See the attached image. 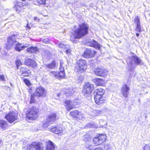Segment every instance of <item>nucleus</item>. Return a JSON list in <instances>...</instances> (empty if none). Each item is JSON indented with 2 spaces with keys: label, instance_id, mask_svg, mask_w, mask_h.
I'll return each mask as SVG.
<instances>
[{
  "label": "nucleus",
  "instance_id": "c9c22d12",
  "mask_svg": "<svg viewBox=\"0 0 150 150\" xmlns=\"http://www.w3.org/2000/svg\"><path fill=\"white\" fill-rule=\"evenodd\" d=\"M135 30L136 31L139 32H141L142 29L140 27V24L136 25V28Z\"/></svg>",
  "mask_w": 150,
  "mask_h": 150
},
{
  "label": "nucleus",
  "instance_id": "423d86ee",
  "mask_svg": "<svg viewBox=\"0 0 150 150\" xmlns=\"http://www.w3.org/2000/svg\"><path fill=\"white\" fill-rule=\"evenodd\" d=\"M106 139V136L104 134H99L96 137H94L93 140V143L97 145L101 144Z\"/></svg>",
  "mask_w": 150,
  "mask_h": 150
},
{
  "label": "nucleus",
  "instance_id": "2eb2a0df",
  "mask_svg": "<svg viewBox=\"0 0 150 150\" xmlns=\"http://www.w3.org/2000/svg\"><path fill=\"white\" fill-rule=\"evenodd\" d=\"M75 102L74 101L69 100H66L65 102V106L67 110H70L75 107Z\"/></svg>",
  "mask_w": 150,
  "mask_h": 150
},
{
  "label": "nucleus",
  "instance_id": "f03ea898",
  "mask_svg": "<svg viewBox=\"0 0 150 150\" xmlns=\"http://www.w3.org/2000/svg\"><path fill=\"white\" fill-rule=\"evenodd\" d=\"M127 62L130 71L135 69L136 64L141 65L143 64L142 61L136 55H133L128 57Z\"/></svg>",
  "mask_w": 150,
  "mask_h": 150
},
{
  "label": "nucleus",
  "instance_id": "20e7f679",
  "mask_svg": "<svg viewBox=\"0 0 150 150\" xmlns=\"http://www.w3.org/2000/svg\"><path fill=\"white\" fill-rule=\"evenodd\" d=\"M39 110L35 106H33L29 109L27 111L26 116L29 120H34L38 116Z\"/></svg>",
  "mask_w": 150,
  "mask_h": 150
},
{
  "label": "nucleus",
  "instance_id": "09e8293b",
  "mask_svg": "<svg viewBox=\"0 0 150 150\" xmlns=\"http://www.w3.org/2000/svg\"><path fill=\"white\" fill-rule=\"evenodd\" d=\"M34 19L35 21H39V18H38L37 17H35L34 18Z\"/></svg>",
  "mask_w": 150,
  "mask_h": 150
},
{
  "label": "nucleus",
  "instance_id": "9d476101",
  "mask_svg": "<svg viewBox=\"0 0 150 150\" xmlns=\"http://www.w3.org/2000/svg\"><path fill=\"white\" fill-rule=\"evenodd\" d=\"M5 118L10 123L13 122L17 119V116L13 111L11 112L6 115Z\"/></svg>",
  "mask_w": 150,
  "mask_h": 150
},
{
  "label": "nucleus",
  "instance_id": "9b49d317",
  "mask_svg": "<svg viewBox=\"0 0 150 150\" xmlns=\"http://www.w3.org/2000/svg\"><path fill=\"white\" fill-rule=\"evenodd\" d=\"M96 53V52L94 50L86 49L84 51V53L83 54V56L87 58L92 57L95 55Z\"/></svg>",
  "mask_w": 150,
  "mask_h": 150
},
{
  "label": "nucleus",
  "instance_id": "1a4fd4ad",
  "mask_svg": "<svg viewBox=\"0 0 150 150\" xmlns=\"http://www.w3.org/2000/svg\"><path fill=\"white\" fill-rule=\"evenodd\" d=\"M46 93V91L45 89L41 87L37 88H36L35 92L34 93V95L38 97H45Z\"/></svg>",
  "mask_w": 150,
  "mask_h": 150
},
{
  "label": "nucleus",
  "instance_id": "cd10ccee",
  "mask_svg": "<svg viewBox=\"0 0 150 150\" xmlns=\"http://www.w3.org/2000/svg\"><path fill=\"white\" fill-rule=\"evenodd\" d=\"M38 48L36 47H31L27 49L28 52L30 53L34 52L38 50Z\"/></svg>",
  "mask_w": 150,
  "mask_h": 150
},
{
  "label": "nucleus",
  "instance_id": "c85d7f7f",
  "mask_svg": "<svg viewBox=\"0 0 150 150\" xmlns=\"http://www.w3.org/2000/svg\"><path fill=\"white\" fill-rule=\"evenodd\" d=\"M0 127L3 129H5L7 127V123L5 121L0 120Z\"/></svg>",
  "mask_w": 150,
  "mask_h": 150
},
{
  "label": "nucleus",
  "instance_id": "37998d69",
  "mask_svg": "<svg viewBox=\"0 0 150 150\" xmlns=\"http://www.w3.org/2000/svg\"><path fill=\"white\" fill-rule=\"evenodd\" d=\"M144 150H150V146L145 145L144 147Z\"/></svg>",
  "mask_w": 150,
  "mask_h": 150
},
{
  "label": "nucleus",
  "instance_id": "a878e982",
  "mask_svg": "<svg viewBox=\"0 0 150 150\" xmlns=\"http://www.w3.org/2000/svg\"><path fill=\"white\" fill-rule=\"evenodd\" d=\"M102 114V111L99 110H93L91 112V115L93 117L98 116Z\"/></svg>",
  "mask_w": 150,
  "mask_h": 150
},
{
  "label": "nucleus",
  "instance_id": "ddd939ff",
  "mask_svg": "<svg viewBox=\"0 0 150 150\" xmlns=\"http://www.w3.org/2000/svg\"><path fill=\"white\" fill-rule=\"evenodd\" d=\"M94 72L96 75L101 77H105L108 74V72L107 70L101 68H98Z\"/></svg>",
  "mask_w": 150,
  "mask_h": 150
},
{
  "label": "nucleus",
  "instance_id": "ea45409f",
  "mask_svg": "<svg viewBox=\"0 0 150 150\" xmlns=\"http://www.w3.org/2000/svg\"><path fill=\"white\" fill-rule=\"evenodd\" d=\"M110 146L108 144H105L104 146V148L106 150H109L110 148Z\"/></svg>",
  "mask_w": 150,
  "mask_h": 150
},
{
  "label": "nucleus",
  "instance_id": "5701e85b",
  "mask_svg": "<svg viewBox=\"0 0 150 150\" xmlns=\"http://www.w3.org/2000/svg\"><path fill=\"white\" fill-rule=\"evenodd\" d=\"M63 91L66 95L68 96L72 95L74 91V89L72 87L64 89Z\"/></svg>",
  "mask_w": 150,
  "mask_h": 150
},
{
  "label": "nucleus",
  "instance_id": "473e14b6",
  "mask_svg": "<svg viewBox=\"0 0 150 150\" xmlns=\"http://www.w3.org/2000/svg\"><path fill=\"white\" fill-rule=\"evenodd\" d=\"M40 11H38L40 14L43 15V16H47V10H40Z\"/></svg>",
  "mask_w": 150,
  "mask_h": 150
},
{
  "label": "nucleus",
  "instance_id": "e433bc0d",
  "mask_svg": "<svg viewBox=\"0 0 150 150\" xmlns=\"http://www.w3.org/2000/svg\"><path fill=\"white\" fill-rule=\"evenodd\" d=\"M64 65V63L62 61H61L60 62V66L59 69L60 71H64V67L63 66Z\"/></svg>",
  "mask_w": 150,
  "mask_h": 150
},
{
  "label": "nucleus",
  "instance_id": "3c124183",
  "mask_svg": "<svg viewBox=\"0 0 150 150\" xmlns=\"http://www.w3.org/2000/svg\"><path fill=\"white\" fill-rule=\"evenodd\" d=\"M138 102H140V99H139V100H138Z\"/></svg>",
  "mask_w": 150,
  "mask_h": 150
},
{
  "label": "nucleus",
  "instance_id": "bb28decb",
  "mask_svg": "<svg viewBox=\"0 0 150 150\" xmlns=\"http://www.w3.org/2000/svg\"><path fill=\"white\" fill-rule=\"evenodd\" d=\"M70 114L74 117H75L77 118L79 117V116L81 115V112H79L77 110H74L71 112L70 113Z\"/></svg>",
  "mask_w": 150,
  "mask_h": 150
},
{
  "label": "nucleus",
  "instance_id": "aec40b11",
  "mask_svg": "<svg viewBox=\"0 0 150 150\" xmlns=\"http://www.w3.org/2000/svg\"><path fill=\"white\" fill-rule=\"evenodd\" d=\"M50 74L51 75L54 76L57 78L58 77L63 78L65 76V74L64 73V71H60V72L52 71L51 72Z\"/></svg>",
  "mask_w": 150,
  "mask_h": 150
},
{
  "label": "nucleus",
  "instance_id": "a18cd8bd",
  "mask_svg": "<svg viewBox=\"0 0 150 150\" xmlns=\"http://www.w3.org/2000/svg\"><path fill=\"white\" fill-rule=\"evenodd\" d=\"M0 80L1 81L5 80V78L4 75H1L0 76Z\"/></svg>",
  "mask_w": 150,
  "mask_h": 150
},
{
  "label": "nucleus",
  "instance_id": "7ed1b4c3",
  "mask_svg": "<svg viewBox=\"0 0 150 150\" xmlns=\"http://www.w3.org/2000/svg\"><path fill=\"white\" fill-rule=\"evenodd\" d=\"M105 92V90L101 88L96 90L94 93V100L97 104L100 105L104 102L105 98L103 95Z\"/></svg>",
  "mask_w": 150,
  "mask_h": 150
},
{
  "label": "nucleus",
  "instance_id": "72a5a7b5",
  "mask_svg": "<svg viewBox=\"0 0 150 150\" xmlns=\"http://www.w3.org/2000/svg\"><path fill=\"white\" fill-rule=\"evenodd\" d=\"M50 124V122H47L43 123L42 125V127L44 129H46L48 126Z\"/></svg>",
  "mask_w": 150,
  "mask_h": 150
},
{
  "label": "nucleus",
  "instance_id": "8fccbe9b",
  "mask_svg": "<svg viewBox=\"0 0 150 150\" xmlns=\"http://www.w3.org/2000/svg\"><path fill=\"white\" fill-rule=\"evenodd\" d=\"M136 36L137 37H138L139 36V33H136Z\"/></svg>",
  "mask_w": 150,
  "mask_h": 150
},
{
  "label": "nucleus",
  "instance_id": "7c9ffc66",
  "mask_svg": "<svg viewBox=\"0 0 150 150\" xmlns=\"http://www.w3.org/2000/svg\"><path fill=\"white\" fill-rule=\"evenodd\" d=\"M134 22L136 25L140 24V19L138 16H136L135 17Z\"/></svg>",
  "mask_w": 150,
  "mask_h": 150
},
{
  "label": "nucleus",
  "instance_id": "f704fd0d",
  "mask_svg": "<svg viewBox=\"0 0 150 150\" xmlns=\"http://www.w3.org/2000/svg\"><path fill=\"white\" fill-rule=\"evenodd\" d=\"M35 96H36V95H34V93L33 94L31 95L30 102V103H34L35 102Z\"/></svg>",
  "mask_w": 150,
  "mask_h": 150
},
{
  "label": "nucleus",
  "instance_id": "c03bdc74",
  "mask_svg": "<svg viewBox=\"0 0 150 150\" xmlns=\"http://www.w3.org/2000/svg\"><path fill=\"white\" fill-rule=\"evenodd\" d=\"M43 42L45 43H48L49 42V40L48 38L44 39L42 40Z\"/></svg>",
  "mask_w": 150,
  "mask_h": 150
},
{
  "label": "nucleus",
  "instance_id": "b1692460",
  "mask_svg": "<svg viewBox=\"0 0 150 150\" xmlns=\"http://www.w3.org/2000/svg\"><path fill=\"white\" fill-rule=\"evenodd\" d=\"M89 43V45L91 47L98 49L100 47V45L99 44L94 40H91Z\"/></svg>",
  "mask_w": 150,
  "mask_h": 150
},
{
  "label": "nucleus",
  "instance_id": "58836bf2",
  "mask_svg": "<svg viewBox=\"0 0 150 150\" xmlns=\"http://www.w3.org/2000/svg\"><path fill=\"white\" fill-rule=\"evenodd\" d=\"M58 46L59 47L61 48H64L66 47V45L62 42L59 43L58 44Z\"/></svg>",
  "mask_w": 150,
  "mask_h": 150
},
{
  "label": "nucleus",
  "instance_id": "412c9836",
  "mask_svg": "<svg viewBox=\"0 0 150 150\" xmlns=\"http://www.w3.org/2000/svg\"><path fill=\"white\" fill-rule=\"evenodd\" d=\"M129 90V88L126 85H123L121 89V93L123 96L125 98L127 97L128 93Z\"/></svg>",
  "mask_w": 150,
  "mask_h": 150
},
{
  "label": "nucleus",
  "instance_id": "393cba45",
  "mask_svg": "<svg viewBox=\"0 0 150 150\" xmlns=\"http://www.w3.org/2000/svg\"><path fill=\"white\" fill-rule=\"evenodd\" d=\"M54 148L55 147L53 143L49 141L47 144L46 150H54Z\"/></svg>",
  "mask_w": 150,
  "mask_h": 150
},
{
  "label": "nucleus",
  "instance_id": "dca6fc26",
  "mask_svg": "<svg viewBox=\"0 0 150 150\" xmlns=\"http://www.w3.org/2000/svg\"><path fill=\"white\" fill-rule=\"evenodd\" d=\"M58 118L56 113H50L47 118V120L49 122H51L55 121Z\"/></svg>",
  "mask_w": 150,
  "mask_h": 150
},
{
  "label": "nucleus",
  "instance_id": "4be33fe9",
  "mask_svg": "<svg viewBox=\"0 0 150 150\" xmlns=\"http://www.w3.org/2000/svg\"><path fill=\"white\" fill-rule=\"evenodd\" d=\"M27 47V46L23 45L22 44L18 42L16 44L15 49L18 51L20 52L21 50H24Z\"/></svg>",
  "mask_w": 150,
  "mask_h": 150
},
{
  "label": "nucleus",
  "instance_id": "6e6552de",
  "mask_svg": "<svg viewBox=\"0 0 150 150\" xmlns=\"http://www.w3.org/2000/svg\"><path fill=\"white\" fill-rule=\"evenodd\" d=\"M17 43L14 35L9 36L8 38L7 44L6 45V48L7 49L11 48L14 44L16 45Z\"/></svg>",
  "mask_w": 150,
  "mask_h": 150
},
{
  "label": "nucleus",
  "instance_id": "49530a36",
  "mask_svg": "<svg viewBox=\"0 0 150 150\" xmlns=\"http://www.w3.org/2000/svg\"><path fill=\"white\" fill-rule=\"evenodd\" d=\"M94 150H103L102 148L100 147H98L94 149Z\"/></svg>",
  "mask_w": 150,
  "mask_h": 150
},
{
  "label": "nucleus",
  "instance_id": "4c0bfd02",
  "mask_svg": "<svg viewBox=\"0 0 150 150\" xmlns=\"http://www.w3.org/2000/svg\"><path fill=\"white\" fill-rule=\"evenodd\" d=\"M16 63L17 69H18L19 66L22 64L20 60H18L16 61Z\"/></svg>",
  "mask_w": 150,
  "mask_h": 150
},
{
  "label": "nucleus",
  "instance_id": "f8f14e48",
  "mask_svg": "<svg viewBox=\"0 0 150 150\" xmlns=\"http://www.w3.org/2000/svg\"><path fill=\"white\" fill-rule=\"evenodd\" d=\"M27 150H43V149L40 146L39 143L33 142L28 146Z\"/></svg>",
  "mask_w": 150,
  "mask_h": 150
},
{
  "label": "nucleus",
  "instance_id": "2f4dec72",
  "mask_svg": "<svg viewBox=\"0 0 150 150\" xmlns=\"http://www.w3.org/2000/svg\"><path fill=\"white\" fill-rule=\"evenodd\" d=\"M55 61H53L51 63L47 66V68H53L55 67Z\"/></svg>",
  "mask_w": 150,
  "mask_h": 150
},
{
  "label": "nucleus",
  "instance_id": "f3484780",
  "mask_svg": "<svg viewBox=\"0 0 150 150\" xmlns=\"http://www.w3.org/2000/svg\"><path fill=\"white\" fill-rule=\"evenodd\" d=\"M30 73V70L28 68L24 67L21 68L19 71L20 74L24 76H28Z\"/></svg>",
  "mask_w": 150,
  "mask_h": 150
},
{
  "label": "nucleus",
  "instance_id": "de8ad7c7",
  "mask_svg": "<svg viewBox=\"0 0 150 150\" xmlns=\"http://www.w3.org/2000/svg\"><path fill=\"white\" fill-rule=\"evenodd\" d=\"M94 150H103L102 148L100 147H98L94 149Z\"/></svg>",
  "mask_w": 150,
  "mask_h": 150
},
{
  "label": "nucleus",
  "instance_id": "79ce46f5",
  "mask_svg": "<svg viewBox=\"0 0 150 150\" xmlns=\"http://www.w3.org/2000/svg\"><path fill=\"white\" fill-rule=\"evenodd\" d=\"M66 52L68 55H70L71 54V50L70 49H68L66 50Z\"/></svg>",
  "mask_w": 150,
  "mask_h": 150
},
{
  "label": "nucleus",
  "instance_id": "603ef678",
  "mask_svg": "<svg viewBox=\"0 0 150 150\" xmlns=\"http://www.w3.org/2000/svg\"><path fill=\"white\" fill-rule=\"evenodd\" d=\"M1 140L0 139V144L1 143Z\"/></svg>",
  "mask_w": 150,
  "mask_h": 150
},
{
  "label": "nucleus",
  "instance_id": "c756f323",
  "mask_svg": "<svg viewBox=\"0 0 150 150\" xmlns=\"http://www.w3.org/2000/svg\"><path fill=\"white\" fill-rule=\"evenodd\" d=\"M95 83L97 85L103 86L104 84V81L101 79H95Z\"/></svg>",
  "mask_w": 150,
  "mask_h": 150
},
{
  "label": "nucleus",
  "instance_id": "0eeeda50",
  "mask_svg": "<svg viewBox=\"0 0 150 150\" xmlns=\"http://www.w3.org/2000/svg\"><path fill=\"white\" fill-rule=\"evenodd\" d=\"M94 88L93 85L90 82L85 83L83 86V91L85 93H91Z\"/></svg>",
  "mask_w": 150,
  "mask_h": 150
},
{
  "label": "nucleus",
  "instance_id": "a211bd4d",
  "mask_svg": "<svg viewBox=\"0 0 150 150\" xmlns=\"http://www.w3.org/2000/svg\"><path fill=\"white\" fill-rule=\"evenodd\" d=\"M25 64L28 67H30L33 68L36 67V62L30 59H28L25 60Z\"/></svg>",
  "mask_w": 150,
  "mask_h": 150
},
{
  "label": "nucleus",
  "instance_id": "f257e3e1",
  "mask_svg": "<svg viewBox=\"0 0 150 150\" xmlns=\"http://www.w3.org/2000/svg\"><path fill=\"white\" fill-rule=\"evenodd\" d=\"M88 26L84 23H82L79 25V27L77 28L72 33L71 36V40L74 42L76 38L80 39L85 35L88 32Z\"/></svg>",
  "mask_w": 150,
  "mask_h": 150
},
{
  "label": "nucleus",
  "instance_id": "a19ab883",
  "mask_svg": "<svg viewBox=\"0 0 150 150\" xmlns=\"http://www.w3.org/2000/svg\"><path fill=\"white\" fill-rule=\"evenodd\" d=\"M24 82L25 83V84L27 86H29L30 84V83L29 81L26 79H24Z\"/></svg>",
  "mask_w": 150,
  "mask_h": 150
},
{
  "label": "nucleus",
  "instance_id": "4468645a",
  "mask_svg": "<svg viewBox=\"0 0 150 150\" xmlns=\"http://www.w3.org/2000/svg\"><path fill=\"white\" fill-rule=\"evenodd\" d=\"M49 131L57 134H60L62 133V129L57 126H52L49 128Z\"/></svg>",
  "mask_w": 150,
  "mask_h": 150
},
{
  "label": "nucleus",
  "instance_id": "39448f33",
  "mask_svg": "<svg viewBox=\"0 0 150 150\" xmlns=\"http://www.w3.org/2000/svg\"><path fill=\"white\" fill-rule=\"evenodd\" d=\"M86 68L87 64L86 61L83 59H81L77 62L75 68V71L77 73L79 74L84 72Z\"/></svg>",
  "mask_w": 150,
  "mask_h": 150
},
{
  "label": "nucleus",
  "instance_id": "6ab92c4d",
  "mask_svg": "<svg viewBox=\"0 0 150 150\" xmlns=\"http://www.w3.org/2000/svg\"><path fill=\"white\" fill-rule=\"evenodd\" d=\"M28 6V5L27 4L18 2H17L15 4L13 8L15 9H18L22 8L23 9H25L26 8V7Z\"/></svg>",
  "mask_w": 150,
  "mask_h": 150
}]
</instances>
